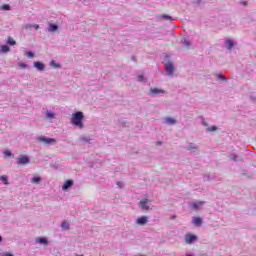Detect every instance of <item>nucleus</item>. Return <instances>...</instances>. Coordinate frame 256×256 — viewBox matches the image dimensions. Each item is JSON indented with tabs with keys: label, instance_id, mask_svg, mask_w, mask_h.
<instances>
[{
	"label": "nucleus",
	"instance_id": "f257e3e1",
	"mask_svg": "<svg viewBox=\"0 0 256 256\" xmlns=\"http://www.w3.org/2000/svg\"><path fill=\"white\" fill-rule=\"evenodd\" d=\"M83 119H85V114L81 111H77L71 115L70 123L77 129H83L85 127Z\"/></svg>",
	"mask_w": 256,
	"mask_h": 256
},
{
	"label": "nucleus",
	"instance_id": "f03ea898",
	"mask_svg": "<svg viewBox=\"0 0 256 256\" xmlns=\"http://www.w3.org/2000/svg\"><path fill=\"white\" fill-rule=\"evenodd\" d=\"M164 67L166 75H168V77H173V74L175 73V65L173 64V61L169 60V58H165Z\"/></svg>",
	"mask_w": 256,
	"mask_h": 256
},
{
	"label": "nucleus",
	"instance_id": "7ed1b4c3",
	"mask_svg": "<svg viewBox=\"0 0 256 256\" xmlns=\"http://www.w3.org/2000/svg\"><path fill=\"white\" fill-rule=\"evenodd\" d=\"M37 141L39 143H42L43 145H55V143H57V140H55L54 138H47L45 136L38 137Z\"/></svg>",
	"mask_w": 256,
	"mask_h": 256
},
{
	"label": "nucleus",
	"instance_id": "20e7f679",
	"mask_svg": "<svg viewBox=\"0 0 256 256\" xmlns=\"http://www.w3.org/2000/svg\"><path fill=\"white\" fill-rule=\"evenodd\" d=\"M167 91L161 89V88H150L148 95L149 97H157V95H165Z\"/></svg>",
	"mask_w": 256,
	"mask_h": 256
},
{
	"label": "nucleus",
	"instance_id": "39448f33",
	"mask_svg": "<svg viewBox=\"0 0 256 256\" xmlns=\"http://www.w3.org/2000/svg\"><path fill=\"white\" fill-rule=\"evenodd\" d=\"M139 207L142 211H149L151 209V200L144 198L139 202Z\"/></svg>",
	"mask_w": 256,
	"mask_h": 256
},
{
	"label": "nucleus",
	"instance_id": "423d86ee",
	"mask_svg": "<svg viewBox=\"0 0 256 256\" xmlns=\"http://www.w3.org/2000/svg\"><path fill=\"white\" fill-rule=\"evenodd\" d=\"M198 240L199 238L195 234H186L184 236V241L186 245H193V243H195V241H198Z\"/></svg>",
	"mask_w": 256,
	"mask_h": 256
},
{
	"label": "nucleus",
	"instance_id": "0eeeda50",
	"mask_svg": "<svg viewBox=\"0 0 256 256\" xmlns=\"http://www.w3.org/2000/svg\"><path fill=\"white\" fill-rule=\"evenodd\" d=\"M17 165H29L30 160L27 155H20L16 158Z\"/></svg>",
	"mask_w": 256,
	"mask_h": 256
},
{
	"label": "nucleus",
	"instance_id": "6e6552de",
	"mask_svg": "<svg viewBox=\"0 0 256 256\" xmlns=\"http://www.w3.org/2000/svg\"><path fill=\"white\" fill-rule=\"evenodd\" d=\"M185 149H187V151H190L191 153H197V151H199V145L195 143H186Z\"/></svg>",
	"mask_w": 256,
	"mask_h": 256
},
{
	"label": "nucleus",
	"instance_id": "1a4fd4ad",
	"mask_svg": "<svg viewBox=\"0 0 256 256\" xmlns=\"http://www.w3.org/2000/svg\"><path fill=\"white\" fill-rule=\"evenodd\" d=\"M56 117H57V114L53 111L47 110L45 112V119L46 121H48V123H53V120L56 119Z\"/></svg>",
	"mask_w": 256,
	"mask_h": 256
},
{
	"label": "nucleus",
	"instance_id": "9d476101",
	"mask_svg": "<svg viewBox=\"0 0 256 256\" xmlns=\"http://www.w3.org/2000/svg\"><path fill=\"white\" fill-rule=\"evenodd\" d=\"M149 223V217L147 216H141L136 219L135 224L139 225L140 227H143L144 225H147Z\"/></svg>",
	"mask_w": 256,
	"mask_h": 256
},
{
	"label": "nucleus",
	"instance_id": "9b49d317",
	"mask_svg": "<svg viewBox=\"0 0 256 256\" xmlns=\"http://www.w3.org/2000/svg\"><path fill=\"white\" fill-rule=\"evenodd\" d=\"M58 29H59V26L57 24H54L51 21L48 22V28H47L48 33H55L57 32Z\"/></svg>",
	"mask_w": 256,
	"mask_h": 256
},
{
	"label": "nucleus",
	"instance_id": "f8f14e48",
	"mask_svg": "<svg viewBox=\"0 0 256 256\" xmlns=\"http://www.w3.org/2000/svg\"><path fill=\"white\" fill-rule=\"evenodd\" d=\"M158 21H169V23L175 21V19L167 14H161L157 17Z\"/></svg>",
	"mask_w": 256,
	"mask_h": 256
},
{
	"label": "nucleus",
	"instance_id": "ddd939ff",
	"mask_svg": "<svg viewBox=\"0 0 256 256\" xmlns=\"http://www.w3.org/2000/svg\"><path fill=\"white\" fill-rule=\"evenodd\" d=\"M203 205H205L204 201H194L191 204L192 209H201V207H203Z\"/></svg>",
	"mask_w": 256,
	"mask_h": 256
},
{
	"label": "nucleus",
	"instance_id": "4468645a",
	"mask_svg": "<svg viewBox=\"0 0 256 256\" xmlns=\"http://www.w3.org/2000/svg\"><path fill=\"white\" fill-rule=\"evenodd\" d=\"M192 224L196 227H201V225H203V219L201 217H194L192 219Z\"/></svg>",
	"mask_w": 256,
	"mask_h": 256
},
{
	"label": "nucleus",
	"instance_id": "2eb2a0df",
	"mask_svg": "<svg viewBox=\"0 0 256 256\" xmlns=\"http://www.w3.org/2000/svg\"><path fill=\"white\" fill-rule=\"evenodd\" d=\"M71 187H73V180H67L62 186V191H67V189H71Z\"/></svg>",
	"mask_w": 256,
	"mask_h": 256
},
{
	"label": "nucleus",
	"instance_id": "dca6fc26",
	"mask_svg": "<svg viewBox=\"0 0 256 256\" xmlns=\"http://www.w3.org/2000/svg\"><path fill=\"white\" fill-rule=\"evenodd\" d=\"M225 45H226V48L228 49V51H231L233 49V47H235V42L231 39H228L225 41Z\"/></svg>",
	"mask_w": 256,
	"mask_h": 256
},
{
	"label": "nucleus",
	"instance_id": "f3484780",
	"mask_svg": "<svg viewBox=\"0 0 256 256\" xmlns=\"http://www.w3.org/2000/svg\"><path fill=\"white\" fill-rule=\"evenodd\" d=\"M34 67L37 71H45V64L43 62H34Z\"/></svg>",
	"mask_w": 256,
	"mask_h": 256
},
{
	"label": "nucleus",
	"instance_id": "a211bd4d",
	"mask_svg": "<svg viewBox=\"0 0 256 256\" xmlns=\"http://www.w3.org/2000/svg\"><path fill=\"white\" fill-rule=\"evenodd\" d=\"M164 123L166 125H175L177 123V120L175 118H172V117H166L164 119Z\"/></svg>",
	"mask_w": 256,
	"mask_h": 256
},
{
	"label": "nucleus",
	"instance_id": "6ab92c4d",
	"mask_svg": "<svg viewBox=\"0 0 256 256\" xmlns=\"http://www.w3.org/2000/svg\"><path fill=\"white\" fill-rule=\"evenodd\" d=\"M79 141H82V143L91 144V136L89 134H86L85 136L80 137Z\"/></svg>",
	"mask_w": 256,
	"mask_h": 256
},
{
	"label": "nucleus",
	"instance_id": "aec40b11",
	"mask_svg": "<svg viewBox=\"0 0 256 256\" xmlns=\"http://www.w3.org/2000/svg\"><path fill=\"white\" fill-rule=\"evenodd\" d=\"M181 43H183L185 49H191V42L187 38H182Z\"/></svg>",
	"mask_w": 256,
	"mask_h": 256
},
{
	"label": "nucleus",
	"instance_id": "412c9836",
	"mask_svg": "<svg viewBox=\"0 0 256 256\" xmlns=\"http://www.w3.org/2000/svg\"><path fill=\"white\" fill-rule=\"evenodd\" d=\"M11 49L7 45L0 46V53H9Z\"/></svg>",
	"mask_w": 256,
	"mask_h": 256
},
{
	"label": "nucleus",
	"instance_id": "4be33fe9",
	"mask_svg": "<svg viewBox=\"0 0 256 256\" xmlns=\"http://www.w3.org/2000/svg\"><path fill=\"white\" fill-rule=\"evenodd\" d=\"M50 67H53V69H61V64L56 63L55 60H52L50 62Z\"/></svg>",
	"mask_w": 256,
	"mask_h": 256
},
{
	"label": "nucleus",
	"instance_id": "5701e85b",
	"mask_svg": "<svg viewBox=\"0 0 256 256\" xmlns=\"http://www.w3.org/2000/svg\"><path fill=\"white\" fill-rule=\"evenodd\" d=\"M0 181H2L4 185H9V178L5 175L0 176Z\"/></svg>",
	"mask_w": 256,
	"mask_h": 256
},
{
	"label": "nucleus",
	"instance_id": "b1692460",
	"mask_svg": "<svg viewBox=\"0 0 256 256\" xmlns=\"http://www.w3.org/2000/svg\"><path fill=\"white\" fill-rule=\"evenodd\" d=\"M69 227H70L69 222L63 221V222L61 223V228H62L64 231H68Z\"/></svg>",
	"mask_w": 256,
	"mask_h": 256
},
{
	"label": "nucleus",
	"instance_id": "393cba45",
	"mask_svg": "<svg viewBox=\"0 0 256 256\" xmlns=\"http://www.w3.org/2000/svg\"><path fill=\"white\" fill-rule=\"evenodd\" d=\"M36 243H40V245H47L49 242L46 238H38Z\"/></svg>",
	"mask_w": 256,
	"mask_h": 256
},
{
	"label": "nucleus",
	"instance_id": "a878e982",
	"mask_svg": "<svg viewBox=\"0 0 256 256\" xmlns=\"http://www.w3.org/2000/svg\"><path fill=\"white\" fill-rule=\"evenodd\" d=\"M26 29H39V25L38 24H27L26 26Z\"/></svg>",
	"mask_w": 256,
	"mask_h": 256
},
{
	"label": "nucleus",
	"instance_id": "bb28decb",
	"mask_svg": "<svg viewBox=\"0 0 256 256\" xmlns=\"http://www.w3.org/2000/svg\"><path fill=\"white\" fill-rule=\"evenodd\" d=\"M31 183H34L35 185H39V183H41V177H33L31 179Z\"/></svg>",
	"mask_w": 256,
	"mask_h": 256
},
{
	"label": "nucleus",
	"instance_id": "cd10ccee",
	"mask_svg": "<svg viewBox=\"0 0 256 256\" xmlns=\"http://www.w3.org/2000/svg\"><path fill=\"white\" fill-rule=\"evenodd\" d=\"M206 131H208L209 133H213V132H215V131H217V126H208L207 128H206Z\"/></svg>",
	"mask_w": 256,
	"mask_h": 256
},
{
	"label": "nucleus",
	"instance_id": "c85d7f7f",
	"mask_svg": "<svg viewBox=\"0 0 256 256\" xmlns=\"http://www.w3.org/2000/svg\"><path fill=\"white\" fill-rule=\"evenodd\" d=\"M8 45H17V42L13 39V37L9 36L7 39Z\"/></svg>",
	"mask_w": 256,
	"mask_h": 256
},
{
	"label": "nucleus",
	"instance_id": "c756f323",
	"mask_svg": "<svg viewBox=\"0 0 256 256\" xmlns=\"http://www.w3.org/2000/svg\"><path fill=\"white\" fill-rule=\"evenodd\" d=\"M4 156L5 157H13V153L10 150L4 151Z\"/></svg>",
	"mask_w": 256,
	"mask_h": 256
},
{
	"label": "nucleus",
	"instance_id": "7c9ffc66",
	"mask_svg": "<svg viewBox=\"0 0 256 256\" xmlns=\"http://www.w3.org/2000/svg\"><path fill=\"white\" fill-rule=\"evenodd\" d=\"M2 9H3L4 11H11V6H10L9 4L3 5V6H2Z\"/></svg>",
	"mask_w": 256,
	"mask_h": 256
},
{
	"label": "nucleus",
	"instance_id": "2f4dec72",
	"mask_svg": "<svg viewBox=\"0 0 256 256\" xmlns=\"http://www.w3.org/2000/svg\"><path fill=\"white\" fill-rule=\"evenodd\" d=\"M26 56L28 57V59H33L35 57V54L33 52H27Z\"/></svg>",
	"mask_w": 256,
	"mask_h": 256
},
{
	"label": "nucleus",
	"instance_id": "473e14b6",
	"mask_svg": "<svg viewBox=\"0 0 256 256\" xmlns=\"http://www.w3.org/2000/svg\"><path fill=\"white\" fill-rule=\"evenodd\" d=\"M18 66L21 68V69H27V64H25V63H23V62H20L19 64H18Z\"/></svg>",
	"mask_w": 256,
	"mask_h": 256
},
{
	"label": "nucleus",
	"instance_id": "72a5a7b5",
	"mask_svg": "<svg viewBox=\"0 0 256 256\" xmlns=\"http://www.w3.org/2000/svg\"><path fill=\"white\" fill-rule=\"evenodd\" d=\"M230 159H231V161H238L236 154H231V155H230Z\"/></svg>",
	"mask_w": 256,
	"mask_h": 256
},
{
	"label": "nucleus",
	"instance_id": "f704fd0d",
	"mask_svg": "<svg viewBox=\"0 0 256 256\" xmlns=\"http://www.w3.org/2000/svg\"><path fill=\"white\" fill-rule=\"evenodd\" d=\"M240 4L243 5L244 7H247L248 2L246 0L240 1Z\"/></svg>",
	"mask_w": 256,
	"mask_h": 256
},
{
	"label": "nucleus",
	"instance_id": "c9c22d12",
	"mask_svg": "<svg viewBox=\"0 0 256 256\" xmlns=\"http://www.w3.org/2000/svg\"><path fill=\"white\" fill-rule=\"evenodd\" d=\"M138 81H145V77L143 75L138 76Z\"/></svg>",
	"mask_w": 256,
	"mask_h": 256
},
{
	"label": "nucleus",
	"instance_id": "e433bc0d",
	"mask_svg": "<svg viewBox=\"0 0 256 256\" xmlns=\"http://www.w3.org/2000/svg\"><path fill=\"white\" fill-rule=\"evenodd\" d=\"M1 256H13V254L9 253V252H6L4 254H1Z\"/></svg>",
	"mask_w": 256,
	"mask_h": 256
},
{
	"label": "nucleus",
	"instance_id": "4c0bfd02",
	"mask_svg": "<svg viewBox=\"0 0 256 256\" xmlns=\"http://www.w3.org/2000/svg\"><path fill=\"white\" fill-rule=\"evenodd\" d=\"M218 79H220L221 81H226V78L224 76H218Z\"/></svg>",
	"mask_w": 256,
	"mask_h": 256
},
{
	"label": "nucleus",
	"instance_id": "58836bf2",
	"mask_svg": "<svg viewBox=\"0 0 256 256\" xmlns=\"http://www.w3.org/2000/svg\"><path fill=\"white\" fill-rule=\"evenodd\" d=\"M117 185H118V187H120V189H121V187H123L122 182H118Z\"/></svg>",
	"mask_w": 256,
	"mask_h": 256
},
{
	"label": "nucleus",
	"instance_id": "ea45409f",
	"mask_svg": "<svg viewBox=\"0 0 256 256\" xmlns=\"http://www.w3.org/2000/svg\"><path fill=\"white\" fill-rule=\"evenodd\" d=\"M202 123H203L204 127H208L207 122L203 121Z\"/></svg>",
	"mask_w": 256,
	"mask_h": 256
},
{
	"label": "nucleus",
	"instance_id": "a19ab883",
	"mask_svg": "<svg viewBox=\"0 0 256 256\" xmlns=\"http://www.w3.org/2000/svg\"><path fill=\"white\" fill-rule=\"evenodd\" d=\"M0 243H3V237L0 236Z\"/></svg>",
	"mask_w": 256,
	"mask_h": 256
},
{
	"label": "nucleus",
	"instance_id": "79ce46f5",
	"mask_svg": "<svg viewBox=\"0 0 256 256\" xmlns=\"http://www.w3.org/2000/svg\"><path fill=\"white\" fill-rule=\"evenodd\" d=\"M135 256H145V255H143V254H136Z\"/></svg>",
	"mask_w": 256,
	"mask_h": 256
},
{
	"label": "nucleus",
	"instance_id": "37998d69",
	"mask_svg": "<svg viewBox=\"0 0 256 256\" xmlns=\"http://www.w3.org/2000/svg\"><path fill=\"white\" fill-rule=\"evenodd\" d=\"M74 256H83V255H81V254H74Z\"/></svg>",
	"mask_w": 256,
	"mask_h": 256
},
{
	"label": "nucleus",
	"instance_id": "c03bdc74",
	"mask_svg": "<svg viewBox=\"0 0 256 256\" xmlns=\"http://www.w3.org/2000/svg\"><path fill=\"white\" fill-rule=\"evenodd\" d=\"M186 256H193V254H188V255H186Z\"/></svg>",
	"mask_w": 256,
	"mask_h": 256
}]
</instances>
